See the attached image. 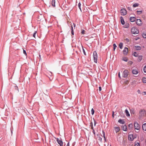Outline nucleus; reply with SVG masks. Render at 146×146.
I'll list each match as a JSON object with an SVG mask.
<instances>
[{"label":"nucleus","mask_w":146,"mask_h":146,"mask_svg":"<svg viewBox=\"0 0 146 146\" xmlns=\"http://www.w3.org/2000/svg\"><path fill=\"white\" fill-rule=\"evenodd\" d=\"M131 32L132 34H136L139 33V30L136 27H133L131 29Z\"/></svg>","instance_id":"nucleus-1"},{"label":"nucleus","mask_w":146,"mask_h":146,"mask_svg":"<svg viewBox=\"0 0 146 146\" xmlns=\"http://www.w3.org/2000/svg\"><path fill=\"white\" fill-rule=\"evenodd\" d=\"M93 57L94 62L96 63L97 62L98 55L96 51H94L93 52Z\"/></svg>","instance_id":"nucleus-2"},{"label":"nucleus","mask_w":146,"mask_h":146,"mask_svg":"<svg viewBox=\"0 0 146 146\" xmlns=\"http://www.w3.org/2000/svg\"><path fill=\"white\" fill-rule=\"evenodd\" d=\"M129 73V71L128 70H125L123 73V77L124 78H127V77Z\"/></svg>","instance_id":"nucleus-3"},{"label":"nucleus","mask_w":146,"mask_h":146,"mask_svg":"<svg viewBox=\"0 0 146 146\" xmlns=\"http://www.w3.org/2000/svg\"><path fill=\"white\" fill-rule=\"evenodd\" d=\"M139 114L141 116H144L146 114V111L144 109H141L140 111Z\"/></svg>","instance_id":"nucleus-4"},{"label":"nucleus","mask_w":146,"mask_h":146,"mask_svg":"<svg viewBox=\"0 0 146 146\" xmlns=\"http://www.w3.org/2000/svg\"><path fill=\"white\" fill-rule=\"evenodd\" d=\"M121 15H125L127 14L126 10L125 9H122L120 11Z\"/></svg>","instance_id":"nucleus-5"},{"label":"nucleus","mask_w":146,"mask_h":146,"mask_svg":"<svg viewBox=\"0 0 146 146\" xmlns=\"http://www.w3.org/2000/svg\"><path fill=\"white\" fill-rule=\"evenodd\" d=\"M134 126L135 129L138 130H139L140 128V126L138 123L136 121L134 123Z\"/></svg>","instance_id":"nucleus-6"},{"label":"nucleus","mask_w":146,"mask_h":146,"mask_svg":"<svg viewBox=\"0 0 146 146\" xmlns=\"http://www.w3.org/2000/svg\"><path fill=\"white\" fill-rule=\"evenodd\" d=\"M128 52V49L127 47H125L123 50V54L125 56L127 55Z\"/></svg>","instance_id":"nucleus-7"},{"label":"nucleus","mask_w":146,"mask_h":146,"mask_svg":"<svg viewBox=\"0 0 146 146\" xmlns=\"http://www.w3.org/2000/svg\"><path fill=\"white\" fill-rule=\"evenodd\" d=\"M136 23L137 25L139 26L142 25L143 24L142 22L140 19H137Z\"/></svg>","instance_id":"nucleus-8"},{"label":"nucleus","mask_w":146,"mask_h":146,"mask_svg":"<svg viewBox=\"0 0 146 146\" xmlns=\"http://www.w3.org/2000/svg\"><path fill=\"white\" fill-rule=\"evenodd\" d=\"M56 141L60 145V146H63V143L62 140H60L58 138H57Z\"/></svg>","instance_id":"nucleus-9"},{"label":"nucleus","mask_w":146,"mask_h":146,"mask_svg":"<svg viewBox=\"0 0 146 146\" xmlns=\"http://www.w3.org/2000/svg\"><path fill=\"white\" fill-rule=\"evenodd\" d=\"M136 19L135 17H131L130 18V20L131 22H134L136 21Z\"/></svg>","instance_id":"nucleus-10"},{"label":"nucleus","mask_w":146,"mask_h":146,"mask_svg":"<svg viewBox=\"0 0 146 146\" xmlns=\"http://www.w3.org/2000/svg\"><path fill=\"white\" fill-rule=\"evenodd\" d=\"M132 73L134 74H136L138 73V70L137 69H133L132 70Z\"/></svg>","instance_id":"nucleus-11"},{"label":"nucleus","mask_w":146,"mask_h":146,"mask_svg":"<svg viewBox=\"0 0 146 146\" xmlns=\"http://www.w3.org/2000/svg\"><path fill=\"white\" fill-rule=\"evenodd\" d=\"M114 128L115 131L116 133L118 132L120 130L119 128L118 127H115Z\"/></svg>","instance_id":"nucleus-12"},{"label":"nucleus","mask_w":146,"mask_h":146,"mask_svg":"<svg viewBox=\"0 0 146 146\" xmlns=\"http://www.w3.org/2000/svg\"><path fill=\"white\" fill-rule=\"evenodd\" d=\"M122 129L125 131H126L127 130V126L125 125H123L121 127Z\"/></svg>","instance_id":"nucleus-13"},{"label":"nucleus","mask_w":146,"mask_h":146,"mask_svg":"<svg viewBox=\"0 0 146 146\" xmlns=\"http://www.w3.org/2000/svg\"><path fill=\"white\" fill-rule=\"evenodd\" d=\"M118 122L120 123H121L122 124H124L125 123V122L124 121L123 119H120L118 121Z\"/></svg>","instance_id":"nucleus-14"},{"label":"nucleus","mask_w":146,"mask_h":146,"mask_svg":"<svg viewBox=\"0 0 146 146\" xmlns=\"http://www.w3.org/2000/svg\"><path fill=\"white\" fill-rule=\"evenodd\" d=\"M121 18V24L122 25H124L125 24V22L124 20V19L122 17H120Z\"/></svg>","instance_id":"nucleus-15"},{"label":"nucleus","mask_w":146,"mask_h":146,"mask_svg":"<svg viewBox=\"0 0 146 146\" xmlns=\"http://www.w3.org/2000/svg\"><path fill=\"white\" fill-rule=\"evenodd\" d=\"M142 128L143 130L146 131V123H145L143 125Z\"/></svg>","instance_id":"nucleus-16"},{"label":"nucleus","mask_w":146,"mask_h":146,"mask_svg":"<svg viewBox=\"0 0 146 146\" xmlns=\"http://www.w3.org/2000/svg\"><path fill=\"white\" fill-rule=\"evenodd\" d=\"M130 111L131 112V114H134L135 113V110L133 108H131L130 109Z\"/></svg>","instance_id":"nucleus-17"},{"label":"nucleus","mask_w":146,"mask_h":146,"mask_svg":"<svg viewBox=\"0 0 146 146\" xmlns=\"http://www.w3.org/2000/svg\"><path fill=\"white\" fill-rule=\"evenodd\" d=\"M142 59V56H138L137 60L138 62H140Z\"/></svg>","instance_id":"nucleus-18"},{"label":"nucleus","mask_w":146,"mask_h":146,"mask_svg":"<svg viewBox=\"0 0 146 146\" xmlns=\"http://www.w3.org/2000/svg\"><path fill=\"white\" fill-rule=\"evenodd\" d=\"M125 113H126V115L127 116H129L130 115L129 112L127 109H126L125 111Z\"/></svg>","instance_id":"nucleus-19"},{"label":"nucleus","mask_w":146,"mask_h":146,"mask_svg":"<svg viewBox=\"0 0 146 146\" xmlns=\"http://www.w3.org/2000/svg\"><path fill=\"white\" fill-rule=\"evenodd\" d=\"M55 0H52V6L54 7H55Z\"/></svg>","instance_id":"nucleus-20"},{"label":"nucleus","mask_w":146,"mask_h":146,"mask_svg":"<svg viewBox=\"0 0 146 146\" xmlns=\"http://www.w3.org/2000/svg\"><path fill=\"white\" fill-rule=\"evenodd\" d=\"M71 34H72V35H74V31H73V27L72 25L71 26Z\"/></svg>","instance_id":"nucleus-21"},{"label":"nucleus","mask_w":146,"mask_h":146,"mask_svg":"<svg viewBox=\"0 0 146 146\" xmlns=\"http://www.w3.org/2000/svg\"><path fill=\"white\" fill-rule=\"evenodd\" d=\"M135 49L136 50H140L141 49V47L139 46H135Z\"/></svg>","instance_id":"nucleus-22"},{"label":"nucleus","mask_w":146,"mask_h":146,"mask_svg":"<svg viewBox=\"0 0 146 146\" xmlns=\"http://www.w3.org/2000/svg\"><path fill=\"white\" fill-rule=\"evenodd\" d=\"M139 4L138 3H135L133 4V7H138L139 6Z\"/></svg>","instance_id":"nucleus-23"},{"label":"nucleus","mask_w":146,"mask_h":146,"mask_svg":"<svg viewBox=\"0 0 146 146\" xmlns=\"http://www.w3.org/2000/svg\"><path fill=\"white\" fill-rule=\"evenodd\" d=\"M123 46V44L122 42H120V43L119 44V48L120 49H121L122 48Z\"/></svg>","instance_id":"nucleus-24"},{"label":"nucleus","mask_w":146,"mask_h":146,"mask_svg":"<svg viewBox=\"0 0 146 146\" xmlns=\"http://www.w3.org/2000/svg\"><path fill=\"white\" fill-rule=\"evenodd\" d=\"M133 55L135 57H137L138 56V54L135 52L133 53Z\"/></svg>","instance_id":"nucleus-25"},{"label":"nucleus","mask_w":146,"mask_h":146,"mask_svg":"<svg viewBox=\"0 0 146 146\" xmlns=\"http://www.w3.org/2000/svg\"><path fill=\"white\" fill-rule=\"evenodd\" d=\"M102 134L104 138V140H105V141H106V139L105 137V132L104 131H102Z\"/></svg>","instance_id":"nucleus-26"},{"label":"nucleus","mask_w":146,"mask_h":146,"mask_svg":"<svg viewBox=\"0 0 146 146\" xmlns=\"http://www.w3.org/2000/svg\"><path fill=\"white\" fill-rule=\"evenodd\" d=\"M133 125L132 123L128 125V127L130 129H132L133 128Z\"/></svg>","instance_id":"nucleus-27"},{"label":"nucleus","mask_w":146,"mask_h":146,"mask_svg":"<svg viewBox=\"0 0 146 146\" xmlns=\"http://www.w3.org/2000/svg\"><path fill=\"white\" fill-rule=\"evenodd\" d=\"M143 83H146V78L143 77L142 79Z\"/></svg>","instance_id":"nucleus-28"},{"label":"nucleus","mask_w":146,"mask_h":146,"mask_svg":"<svg viewBox=\"0 0 146 146\" xmlns=\"http://www.w3.org/2000/svg\"><path fill=\"white\" fill-rule=\"evenodd\" d=\"M137 12L138 15H141V14L142 11H137Z\"/></svg>","instance_id":"nucleus-29"},{"label":"nucleus","mask_w":146,"mask_h":146,"mask_svg":"<svg viewBox=\"0 0 146 146\" xmlns=\"http://www.w3.org/2000/svg\"><path fill=\"white\" fill-rule=\"evenodd\" d=\"M142 36L144 38H146V33H143L142 34Z\"/></svg>","instance_id":"nucleus-30"},{"label":"nucleus","mask_w":146,"mask_h":146,"mask_svg":"<svg viewBox=\"0 0 146 146\" xmlns=\"http://www.w3.org/2000/svg\"><path fill=\"white\" fill-rule=\"evenodd\" d=\"M124 40L125 41V42L126 43H128L130 42L128 38H126L125 39H124Z\"/></svg>","instance_id":"nucleus-31"},{"label":"nucleus","mask_w":146,"mask_h":146,"mask_svg":"<svg viewBox=\"0 0 146 146\" xmlns=\"http://www.w3.org/2000/svg\"><path fill=\"white\" fill-rule=\"evenodd\" d=\"M123 60L125 62H127L128 60L127 58L126 57H123Z\"/></svg>","instance_id":"nucleus-32"},{"label":"nucleus","mask_w":146,"mask_h":146,"mask_svg":"<svg viewBox=\"0 0 146 146\" xmlns=\"http://www.w3.org/2000/svg\"><path fill=\"white\" fill-rule=\"evenodd\" d=\"M82 50H83V51L84 54L85 56H86V53L85 52V51L83 48V46L82 45Z\"/></svg>","instance_id":"nucleus-33"},{"label":"nucleus","mask_w":146,"mask_h":146,"mask_svg":"<svg viewBox=\"0 0 146 146\" xmlns=\"http://www.w3.org/2000/svg\"><path fill=\"white\" fill-rule=\"evenodd\" d=\"M113 50L114 51L115 50V49H116V48L117 46L115 44V43L114 44H113Z\"/></svg>","instance_id":"nucleus-34"},{"label":"nucleus","mask_w":146,"mask_h":146,"mask_svg":"<svg viewBox=\"0 0 146 146\" xmlns=\"http://www.w3.org/2000/svg\"><path fill=\"white\" fill-rule=\"evenodd\" d=\"M91 113L93 115L94 114V109L92 108L91 110Z\"/></svg>","instance_id":"nucleus-35"},{"label":"nucleus","mask_w":146,"mask_h":146,"mask_svg":"<svg viewBox=\"0 0 146 146\" xmlns=\"http://www.w3.org/2000/svg\"><path fill=\"white\" fill-rule=\"evenodd\" d=\"M143 70L144 72L146 73V65L144 67Z\"/></svg>","instance_id":"nucleus-36"},{"label":"nucleus","mask_w":146,"mask_h":146,"mask_svg":"<svg viewBox=\"0 0 146 146\" xmlns=\"http://www.w3.org/2000/svg\"><path fill=\"white\" fill-rule=\"evenodd\" d=\"M37 33V31H35L34 33L33 34V36L35 38V35H36V34Z\"/></svg>","instance_id":"nucleus-37"},{"label":"nucleus","mask_w":146,"mask_h":146,"mask_svg":"<svg viewBox=\"0 0 146 146\" xmlns=\"http://www.w3.org/2000/svg\"><path fill=\"white\" fill-rule=\"evenodd\" d=\"M78 7L79 8V9L81 10V4L80 3H79L78 4Z\"/></svg>","instance_id":"nucleus-38"},{"label":"nucleus","mask_w":146,"mask_h":146,"mask_svg":"<svg viewBox=\"0 0 146 146\" xmlns=\"http://www.w3.org/2000/svg\"><path fill=\"white\" fill-rule=\"evenodd\" d=\"M128 63L129 64H130V65H131L132 64H133V62L131 61H129L128 62Z\"/></svg>","instance_id":"nucleus-39"},{"label":"nucleus","mask_w":146,"mask_h":146,"mask_svg":"<svg viewBox=\"0 0 146 146\" xmlns=\"http://www.w3.org/2000/svg\"><path fill=\"white\" fill-rule=\"evenodd\" d=\"M135 146H140L139 143H137L135 144Z\"/></svg>","instance_id":"nucleus-40"},{"label":"nucleus","mask_w":146,"mask_h":146,"mask_svg":"<svg viewBox=\"0 0 146 146\" xmlns=\"http://www.w3.org/2000/svg\"><path fill=\"white\" fill-rule=\"evenodd\" d=\"M98 140L101 142L102 141V138L101 137H98Z\"/></svg>","instance_id":"nucleus-41"},{"label":"nucleus","mask_w":146,"mask_h":146,"mask_svg":"<svg viewBox=\"0 0 146 146\" xmlns=\"http://www.w3.org/2000/svg\"><path fill=\"white\" fill-rule=\"evenodd\" d=\"M127 9L129 11H131L132 10L131 9V8L130 7H128L127 8Z\"/></svg>","instance_id":"nucleus-42"},{"label":"nucleus","mask_w":146,"mask_h":146,"mask_svg":"<svg viewBox=\"0 0 146 146\" xmlns=\"http://www.w3.org/2000/svg\"><path fill=\"white\" fill-rule=\"evenodd\" d=\"M23 52L26 55H27V53L26 51L25 50H23Z\"/></svg>","instance_id":"nucleus-43"},{"label":"nucleus","mask_w":146,"mask_h":146,"mask_svg":"<svg viewBox=\"0 0 146 146\" xmlns=\"http://www.w3.org/2000/svg\"><path fill=\"white\" fill-rule=\"evenodd\" d=\"M85 31L84 30H83L81 32V33L82 34H85Z\"/></svg>","instance_id":"nucleus-44"},{"label":"nucleus","mask_w":146,"mask_h":146,"mask_svg":"<svg viewBox=\"0 0 146 146\" xmlns=\"http://www.w3.org/2000/svg\"><path fill=\"white\" fill-rule=\"evenodd\" d=\"M93 119H94V126H95L96 125V121H95V119H94V118H93Z\"/></svg>","instance_id":"nucleus-45"},{"label":"nucleus","mask_w":146,"mask_h":146,"mask_svg":"<svg viewBox=\"0 0 146 146\" xmlns=\"http://www.w3.org/2000/svg\"><path fill=\"white\" fill-rule=\"evenodd\" d=\"M99 91L100 92L101 91V90H102V88L101 87H100V86L99 87Z\"/></svg>","instance_id":"nucleus-46"},{"label":"nucleus","mask_w":146,"mask_h":146,"mask_svg":"<svg viewBox=\"0 0 146 146\" xmlns=\"http://www.w3.org/2000/svg\"><path fill=\"white\" fill-rule=\"evenodd\" d=\"M143 95H146V92L144 91L143 92Z\"/></svg>","instance_id":"nucleus-47"},{"label":"nucleus","mask_w":146,"mask_h":146,"mask_svg":"<svg viewBox=\"0 0 146 146\" xmlns=\"http://www.w3.org/2000/svg\"><path fill=\"white\" fill-rule=\"evenodd\" d=\"M94 135H95L96 133L94 130H93L92 131Z\"/></svg>","instance_id":"nucleus-48"},{"label":"nucleus","mask_w":146,"mask_h":146,"mask_svg":"<svg viewBox=\"0 0 146 146\" xmlns=\"http://www.w3.org/2000/svg\"><path fill=\"white\" fill-rule=\"evenodd\" d=\"M130 136H131L130 135H129V138H130V140L131 141L132 140H133V139H132V140L131 139V137H130Z\"/></svg>","instance_id":"nucleus-49"},{"label":"nucleus","mask_w":146,"mask_h":146,"mask_svg":"<svg viewBox=\"0 0 146 146\" xmlns=\"http://www.w3.org/2000/svg\"><path fill=\"white\" fill-rule=\"evenodd\" d=\"M90 126L91 127V126H93V123L92 122L91 123H90Z\"/></svg>","instance_id":"nucleus-50"},{"label":"nucleus","mask_w":146,"mask_h":146,"mask_svg":"<svg viewBox=\"0 0 146 146\" xmlns=\"http://www.w3.org/2000/svg\"><path fill=\"white\" fill-rule=\"evenodd\" d=\"M137 92L139 94L140 93V91L139 90H137Z\"/></svg>","instance_id":"nucleus-51"},{"label":"nucleus","mask_w":146,"mask_h":146,"mask_svg":"<svg viewBox=\"0 0 146 146\" xmlns=\"http://www.w3.org/2000/svg\"><path fill=\"white\" fill-rule=\"evenodd\" d=\"M16 89L18 91V88L17 86H16L15 87Z\"/></svg>","instance_id":"nucleus-52"},{"label":"nucleus","mask_w":146,"mask_h":146,"mask_svg":"<svg viewBox=\"0 0 146 146\" xmlns=\"http://www.w3.org/2000/svg\"><path fill=\"white\" fill-rule=\"evenodd\" d=\"M129 27V25L128 24H127L126 26L125 27V28H128Z\"/></svg>","instance_id":"nucleus-53"},{"label":"nucleus","mask_w":146,"mask_h":146,"mask_svg":"<svg viewBox=\"0 0 146 146\" xmlns=\"http://www.w3.org/2000/svg\"><path fill=\"white\" fill-rule=\"evenodd\" d=\"M114 112L113 111L112 112V116L113 117H114Z\"/></svg>","instance_id":"nucleus-54"},{"label":"nucleus","mask_w":146,"mask_h":146,"mask_svg":"<svg viewBox=\"0 0 146 146\" xmlns=\"http://www.w3.org/2000/svg\"><path fill=\"white\" fill-rule=\"evenodd\" d=\"M118 77H119V78H120L121 77H120V73L119 72L118 73Z\"/></svg>","instance_id":"nucleus-55"},{"label":"nucleus","mask_w":146,"mask_h":146,"mask_svg":"<svg viewBox=\"0 0 146 146\" xmlns=\"http://www.w3.org/2000/svg\"><path fill=\"white\" fill-rule=\"evenodd\" d=\"M66 146H70L69 142H68Z\"/></svg>","instance_id":"nucleus-56"},{"label":"nucleus","mask_w":146,"mask_h":146,"mask_svg":"<svg viewBox=\"0 0 146 146\" xmlns=\"http://www.w3.org/2000/svg\"><path fill=\"white\" fill-rule=\"evenodd\" d=\"M74 27V29L75 28V27L76 26V24H75L73 23Z\"/></svg>","instance_id":"nucleus-57"},{"label":"nucleus","mask_w":146,"mask_h":146,"mask_svg":"<svg viewBox=\"0 0 146 146\" xmlns=\"http://www.w3.org/2000/svg\"><path fill=\"white\" fill-rule=\"evenodd\" d=\"M91 128L93 130H94L93 126H91Z\"/></svg>","instance_id":"nucleus-58"},{"label":"nucleus","mask_w":146,"mask_h":146,"mask_svg":"<svg viewBox=\"0 0 146 146\" xmlns=\"http://www.w3.org/2000/svg\"><path fill=\"white\" fill-rule=\"evenodd\" d=\"M110 146H111V145H110Z\"/></svg>","instance_id":"nucleus-59"}]
</instances>
